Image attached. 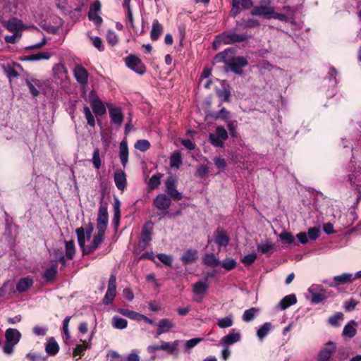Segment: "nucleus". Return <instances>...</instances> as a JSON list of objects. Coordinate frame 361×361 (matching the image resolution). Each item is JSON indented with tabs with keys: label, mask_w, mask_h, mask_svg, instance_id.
Returning <instances> with one entry per match:
<instances>
[{
	"label": "nucleus",
	"mask_w": 361,
	"mask_h": 361,
	"mask_svg": "<svg viewBox=\"0 0 361 361\" xmlns=\"http://www.w3.org/2000/svg\"><path fill=\"white\" fill-rule=\"evenodd\" d=\"M250 37V36L246 34H238L232 30L226 31L215 37L212 43V47L214 49L217 50L222 44H233L243 42L247 41Z\"/></svg>",
	"instance_id": "1"
},
{
	"label": "nucleus",
	"mask_w": 361,
	"mask_h": 361,
	"mask_svg": "<svg viewBox=\"0 0 361 361\" xmlns=\"http://www.w3.org/2000/svg\"><path fill=\"white\" fill-rule=\"evenodd\" d=\"M6 343L3 347V351L6 355H11L14 347L21 338L20 332L16 329L9 328L5 332Z\"/></svg>",
	"instance_id": "2"
},
{
	"label": "nucleus",
	"mask_w": 361,
	"mask_h": 361,
	"mask_svg": "<svg viewBox=\"0 0 361 361\" xmlns=\"http://www.w3.org/2000/svg\"><path fill=\"white\" fill-rule=\"evenodd\" d=\"M270 0H262L259 5L255 6L250 11L253 16H261L267 19H270L271 14L274 13V8L271 7Z\"/></svg>",
	"instance_id": "3"
},
{
	"label": "nucleus",
	"mask_w": 361,
	"mask_h": 361,
	"mask_svg": "<svg viewBox=\"0 0 361 361\" xmlns=\"http://www.w3.org/2000/svg\"><path fill=\"white\" fill-rule=\"evenodd\" d=\"M228 137L226 130L223 126H217L215 133L209 135V141L214 147H223Z\"/></svg>",
	"instance_id": "4"
},
{
	"label": "nucleus",
	"mask_w": 361,
	"mask_h": 361,
	"mask_svg": "<svg viewBox=\"0 0 361 361\" xmlns=\"http://www.w3.org/2000/svg\"><path fill=\"white\" fill-rule=\"evenodd\" d=\"M177 178L175 176H169L165 181L166 191L169 197L175 201L183 198L182 193L176 190Z\"/></svg>",
	"instance_id": "5"
},
{
	"label": "nucleus",
	"mask_w": 361,
	"mask_h": 361,
	"mask_svg": "<svg viewBox=\"0 0 361 361\" xmlns=\"http://www.w3.org/2000/svg\"><path fill=\"white\" fill-rule=\"evenodd\" d=\"M116 295V278L115 275H111L109 279L108 288L103 298V304L109 305L111 304Z\"/></svg>",
	"instance_id": "6"
},
{
	"label": "nucleus",
	"mask_w": 361,
	"mask_h": 361,
	"mask_svg": "<svg viewBox=\"0 0 361 361\" xmlns=\"http://www.w3.org/2000/svg\"><path fill=\"white\" fill-rule=\"evenodd\" d=\"M109 216L107 206L106 204H101L99 208L98 216L97 219V229L98 231L105 233L108 225Z\"/></svg>",
	"instance_id": "7"
},
{
	"label": "nucleus",
	"mask_w": 361,
	"mask_h": 361,
	"mask_svg": "<svg viewBox=\"0 0 361 361\" xmlns=\"http://www.w3.org/2000/svg\"><path fill=\"white\" fill-rule=\"evenodd\" d=\"M308 292L311 295V302L312 303H319L327 298L325 295V290L321 285L313 284L308 288Z\"/></svg>",
	"instance_id": "8"
},
{
	"label": "nucleus",
	"mask_w": 361,
	"mask_h": 361,
	"mask_svg": "<svg viewBox=\"0 0 361 361\" xmlns=\"http://www.w3.org/2000/svg\"><path fill=\"white\" fill-rule=\"evenodd\" d=\"M248 65V61L243 56H232L231 60L228 63V67L235 74L243 75L242 68Z\"/></svg>",
	"instance_id": "9"
},
{
	"label": "nucleus",
	"mask_w": 361,
	"mask_h": 361,
	"mask_svg": "<svg viewBox=\"0 0 361 361\" xmlns=\"http://www.w3.org/2000/svg\"><path fill=\"white\" fill-rule=\"evenodd\" d=\"M126 63L130 69L140 75H143L146 71L145 66L141 60L134 55L128 56L126 59Z\"/></svg>",
	"instance_id": "10"
},
{
	"label": "nucleus",
	"mask_w": 361,
	"mask_h": 361,
	"mask_svg": "<svg viewBox=\"0 0 361 361\" xmlns=\"http://www.w3.org/2000/svg\"><path fill=\"white\" fill-rule=\"evenodd\" d=\"M209 288V285L207 281H197L193 285V293L195 297L193 300L197 302H201L204 295L207 293Z\"/></svg>",
	"instance_id": "11"
},
{
	"label": "nucleus",
	"mask_w": 361,
	"mask_h": 361,
	"mask_svg": "<svg viewBox=\"0 0 361 361\" xmlns=\"http://www.w3.org/2000/svg\"><path fill=\"white\" fill-rule=\"evenodd\" d=\"M73 75L77 82L81 85L87 84L89 73L82 65H75L73 69Z\"/></svg>",
	"instance_id": "12"
},
{
	"label": "nucleus",
	"mask_w": 361,
	"mask_h": 361,
	"mask_svg": "<svg viewBox=\"0 0 361 361\" xmlns=\"http://www.w3.org/2000/svg\"><path fill=\"white\" fill-rule=\"evenodd\" d=\"M241 338V335L239 332H236L235 329H232L229 334L223 336L220 341L219 344L221 346L229 347V345H233L238 341H240Z\"/></svg>",
	"instance_id": "13"
},
{
	"label": "nucleus",
	"mask_w": 361,
	"mask_h": 361,
	"mask_svg": "<svg viewBox=\"0 0 361 361\" xmlns=\"http://www.w3.org/2000/svg\"><path fill=\"white\" fill-rule=\"evenodd\" d=\"M355 280V277L352 274L343 273L338 276H335L333 281L329 283L330 287H337L340 285L350 283Z\"/></svg>",
	"instance_id": "14"
},
{
	"label": "nucleus",
	"mask_w": 361,
	"mask_h": 361,
	"mask_svg": "<svg viewBox=\"0 0 361 361\" xmlns=\"http://www.w3.org/2000/svg\"><path fill=\"white\" fill-rule=\"evenodd\" d=\"M214 240L219 246L226 247L228 245L230 238L226 231L217 228L214 233Z\"/></svg>",
	"instance_id": "15"
},
{
	"label": "nucleus",
	"mask_w": 361,
	"mask_h": 361,
	"mask_svg": "<svg viewBox=\"0 0 361 361\" xmlns=\"http://www.w3.org/2000/svg\"><path fill=\"white\" fill-rule=\"evenodd\" d=\"M104 234V232L97 231V233L93 236L91 245H87V247L84 250V255L91 254L97 250L103 243Z\"/></svg>",
	"instance_id": "16"
},
{
	"label": "nucleus",
	"mask_w": 361,
	"mask_h": 361,
	"mask_svg": "<svg viewBox=\"0 0 361 361\" xmlns=\"http://www.w3.org/2000/svg\"><path fill=\"white\" fill-rule=\"evenodd\" d=\"M234 54L235 49L233 48H227L224 51L218 53L214 56V62L216 63L224 62L228 66V63Z\"/></svg>",
	"instance_id": "17"
},
{
	"label": "nucleus",
	"mask_w": 361,
	"mask_h": 361,
	"mask_svg": "<svg viewBox=\"0 0 361 361\" xmlns=\"http://www.w3.org/2000/svg\"><path fill=\"white\" fill-rule=\"evenodd\" d=\"M180 341L176 340L173 342H166L164 341H161V350L166 352L168 355L178 356V348Z\"/></svg>",
	"instance_id": "18"
},
{
	"label": "nucleus",
	"mask_w": 361,
	"mask_h": 361,
	"mask_svg": "<svg viewBox=\"0 0 361 361\" xmlns=\"http://www.w3.org/2000/svg\"><path fill=\"white\" fill-rule=\"evenodd\" d=\"M336 349L335 343L329 341L326 343L325 346L320 350L318 360L319 361H328Z\"/></svg>",
	"instance_id": "19"
},
{
	"label": "nucleus",
	"mask_w": 361,
	"mask_h": 361,
	"mask_svg": "<svg viewBox=\"0 0 361 361\" xmlns=\"http://www.w3.org/2000/svg\"><path fill=\"white\" fill-rule=\"evenodd\" d=\"M154 205L159 209L166 210L169 208L171 204L170 197L165 194H159L154 200Z\"/></svg>",
	"instance_id": "20"
},
{
	"label": "nucleus",
	"mask_w": 361,
	"mask_h": 361,
	"mask_svg": "<svg viewBox=\"0 0 361 361\" xmlns=\"http://www.w3.org/2000/svg\"><path fill=\"white\" fill-rule=\"evenodd\" d=\"M51 57V54L48 51H42L34 54L23 56L19 58L20 61H36L40 60H48Z\"/></svg>",
	"instance_id": "21"
},
{
	"label": "nucleus",
	"mask_w": 361,
	"mask_h": 361,
	"mask_svg": "<svg viewBox=\"0 0 361 361\" xmlns=\"http://www.w3.org/2000/svg\"><path fill=\"white\" fill-rule=\"evenodd\" d=\"M4 25L6 29L13 33H21L23 28V23L21 20L13 18L7 22L4 23Z\"/></svg>",
	"instance_id": "22"
},
{
	"label": "nucleus",
	"mask_w": 361,
	"mask_h": 361,
	"mask_svg": "<svg viewBox=\"0 0 361 361\" xmlns=\"http://www.w3.org/2000/svg\"><path fill=\"white\" fill-rule=\"evenodd\" d=\"M149 224L145 225L141 232L140 235V240L139 242V246L142 247V249H145L147 244L150 242L152 240L151 235L152 232L151 230L152 228V226L148 227Z\"/></svg>",
	"instance_id": "23"
},
{
	"label": "nucleus",
	"mask_w": 361,
	"mask_h": 361,
	"mask_svg": "<svg viewBox=\"0 0 361 361\" xmlns=\"http://www.w3.org/2000/svg\"><path fill=\"white\" fill-rule=\"evenodd\" d=\"M114 182L117 188L123 190L126 187V176L124 171L121 169L116 170L114 173Z\"/></svg>",
	"instance_id": "24"
},
{
	"label": "nucleus",
	"mask_w": 361,
	"mask_h": 361,
	"mask_svg": "<svg viewBox=\"0 0 361 361\" xmlns=\"http://www.w3.org/2000/svg\"><path fill=\"white\" fill-rule=\"evenodd\" d=\"M93 112L97 116H102L106 114V107L99 98H93L90 101Z\"/></svg>",
	"instance_id": "25"
},
{
	"label": "nucleus",
	"mask_w": 361,
	"mask_h": 361,
	"mask_svg": "<svg viewBox=\"0 0 361 361\" xmlns=\"http://www.w3.org/2000/svg\"><path fill=\"white\" fill-rule=\"evenodd\" d=\"M25 82L30 90V92L32 95V97H37L39 95V92L37 90V89L36 88V87H42V83H41L40 80H39L37 79L32 78L31 80L25 79Z\"/></svg>",
	"instance_id": "26"
},
{
	"label": "nucleus",
	"mask_w": 361,
	"mask_h": 361,
	"mask_svg": "<svg viewBox=\"0 0 361 361\" xmlns=\"http://www.w3.org/2000/svg\"><path fill=\"white\" fill-rule=\"evenodd\" d=\"M163 26L158 20L155 19L152 22V30L150 32V38L153 41L157 40L163 32Z\"/></svg>",
	"instance_id": "27"
},
{
	"label": "nucleus",
	"mask_w": 361,
	"mask_h": 361,
	"mask_svg": "<svg viewBox=\"0 0 361 361\" xmlns=\"http://www.w3.org/2000/svg\"><path fill=\"white\" fill-rule=\"evenodd\" d=\"M111 121L118 126H121L123 120V114L119 108L112 107L109 110Z\"/></svg>",
	"instance_id": "28"
},
{
	"label": "nucleus",
	"mask_w": 361,
	"mask_h": 361,
	"mask_svg": "<svg viewBox=\"0 0 361 361\" xmlns=\"http://www.w3.org/2000/svg\"><path fill=\"white\" fill-rule=\"evenodd\" d=\"M119 157L123 166L125 168L128 161V148L126 142L122 141L119 146Z\"/></svg>",
	"instance_id": "29"
},
{
	"label": "nucleus",
	"mask_w": 361,
	"mask_h": 361,
	"mask_svg": "<svg viewBox=\"0 0 361 361\" xmlns=\"http://www.w3.org/2000/svg\"><path fill=\"white\" fill-rule=\"evenodd\" d=\"M59 350V346L54 338H49L46 344L45 350L49 355H55Z\"/></svg>",
	"instance_id": "30"
},
{
	"label": "nucleus",
	"mask_w": 361,
	"mask_h": 361,
	"mask_svg": "<svg viewBox=\"0 0 361 361\" xmlns=\"http://www.w3.org/2000/svg\"><path fill=\"white\" fill-rule=\"evenodd\" d=\"M297 302L296 296L290 294L285 296L279 302V306L281 310H286L290 305L295 304Z\"/></svg>",
	"instance_id": "31"
},
{
	"label": "nucleus",
	"mask_w": 361,
	"mask_h": 361,
	"mask_svg": "<svg viewBox=\"0 0 361 361\" xmlns=\"http://www.w3.org/2000/svg\"><path fill=\"white\" fill-rule=\"evenodd\" d=\"M33 284V281L29 277L21 279L16 286L18 292L22 293L27 290Z\"/></svg>",
	"instance_id": "32"
},
{
	"label": "nucleus",
	"mask_w": 361,
	"mask_h": 361,
	"mask_svg": "<svg viewBox=\"0 0 361 361\" xmlns=\"http://www.w3.org/2000/svg\"><path fill=\"white\" fill-rule=\"evenodd\" d=\"M197 258V252L195 250H188L183 253L180 259L184 264H190L195 262Z\"/></svg>",
	"instance_id": "33"
},
{
	"label": "nucleus",
	"mask_w": 361,
	"mask_h": 361,
	"mask_svg": "<svg viewBox=\"0 0 361 361\" xmlns=\"http://www.w3.org/2000/svg\"><path fill=\"white\" fill-rule=\"evenodd\" d=\"M356 324L357 323L354 320L348 322L343 328V335L348 338L354 337L357 332L356 329L354 327Z\"/></svg>",
	"instance_id": "34"
},
{
	"label": "nucleus",
	"mask_w": 361,
	"mask_h": 361,
	"mask_svg": "<svg viewBox=\"0 0 361 361\" xmlns=\"http://www.w3.org/2000/svg\"><path fill=\"white\" fill-rule=\"evenodd\" d=\"M272 325L270 322H265L257 331V336L259 340H263L270 332Z\"/></svg>",
	"instance_id": "35"
},
{
	"label": "nucleus",
	"mask_w": 361,
	"mask_h": 361,
	"mask_svg": "<svg viewBox=\"0 0 361 361\" xmlns=\"http://www.w3.org/2000/svg\"><path fill=\"white\" fill-rule=\"evenodd\" d=\"M76 234L78 237V245L82 250V254L84 255V250H85V247H87V245H85V238H87L85 233V229L82 227L78 228L76 229Z\"/></svg>",
	"instance_id": "36"
},
{
	"label": "nucleus",
	"mask_w": 361,
	"mask_h": 361,
	"mask_svg": "<svg viewBox=\"0 0 361 361\" xmlns=\"http://www.w3.org/2000/svg\"><path fill=\"white\" fill-rule=\"evenodd\" d=\"M157 326L165 333L169 332L172 329L174 328V324L169 319H162L159 320Z\"/></svg>",
	"instance_id": "37"
},
{
	"label": "nucleus",
	"mask_w": 361,
	"mask_h": 361,
	"mask_svg": "<svg viewBox=\"0 0 361 361\" xmlns=\"http://www.w3.org/2000/svg\"><path fill=\"white\" fill-rule=\"evenodd\" d=\"M259 312V310L256 307H252L246 310L242 317V319L245 322H250L252 321L257 314Z\"/></svg>",
	"instance_id": "38"
},
{
	"label": "nucleus",
	"mask_w": 361,
	"mask_h": 361,
	"mask_svg": "<svg viewBox=\"0 0 361 361\" xmlns=\"http://www.w3.org/2000/svg\"><path fill=\"white\" fill-rule=\"evenodd\" d=\"M118 312L125 316V317H127L130 319H135V320H140L141 319V317H142V314H140L136 312H134V311H132V310H127V309H123V308H119L118 310Z\"/></svg>",
	"instance_id": "39"
},
{
	"label": "nucleus",
	"mask_w": 361,
	"mask_h": 361,
	"mask_svg": "<svg viewBox=\"0 0 361 361\" xmlns=\"http://www.w3.org/2000/svg\"><path fill=\"white\" fill-rule=\"evenodd\" d=\"M112 325L115 329H123L127 327L128 322L123 318L114 316L112 319Z\"/></svg>",
	"instance_id": "40"
},
{
	"label": "nucleus",
	"mask_w": 361,
	"mask_h": 361,
	"mask_svg": "<svg viewBox=\"0 0 361 361\" xmlns=\"http://www.w3.org/2000/svg\"><path fill=\"white\" fill-rule=\"evenodd\" d=\"M75 247L73 240L66 241V256L68 259H72L75 255Z\"/></svg>",
	"instance_id": "41"
},
{
	"label": "nucleus",
	"mask_w": 361,
	"mask_h": 361,
	"mask_svg": "<svg viewBox=\"0 0 361 361\" xmlns=\"http://www.w3.org/2000/svg\"><path fill=\"white\" fill-rule=\"evenodd\" d=\"M56 273H57V265L53 264L51 267L46 269V271L43 275V277L47 281H52L55 278Z\"/></svg>",
	"instance_id": "42"
},
{
	"label": "nucleus",
	"mask_w": 361,
	"mask_h": 361,
	"mask_svg": "<svg viewBox=\"0 0 361 361\" xmlns=\"http://www.w3.org/2000/svg\"><path fill=\"white\" fill-rule=\"evenodd\" d=\"M204 263L207 266L215 267L219 265V260L213 253H209L205 255Z\"/></svg>",
	"instance_id": "43"
},
{
	"label": "nucleus",
	"mask_w": 361,
	"mask_h": 361,
	"mask_svg": "<svg viewBox=\"0 0 361 361\" xmlns=\"http://www.w3.org/2000/svg\"><path fill=\"white\" fill-rule=\"evenodd\" d=\"M90 348V345L85 341H82V344H78L73 350V356H82L84 355V352Z\"/></svg>",
	"instance_id": "44"
},
{
	"label": "nucleus",
	"mask_w": 361,
	"mask_h": 361,
	"mask_svg": "<svg viewBox=\"0 0 361 361\" xmlns=\"http://www.w3.org/2000/svg\"><path fill=\"white\" fill-rule=\"evenodd\" d=\"M92 162L96 169H99L102 166L100 158V152L99 148H95L93 151Z\"/></svg>",
	"instance_id": "45"
},
{
	"label": "nucleus",
	"mask_w": 361,
	"mask_h": 361,
	"mask_svg": "<svg viewBox=\"0 0 361 361\" xmlns=\"http://www.w3.org/2000/svg\"><path fill=\"white\" fill-rule=\"evenodd\" d=\"M162 177V174L157 173L151 177L148 182V187L149 189L153 190L157 188L160 185V179Z\"/></svg>",
	"instance_id": "46"
},
{
	"label": "nucleus",
	"mask_w": 361,
	"mask_h": 361,
	"mask_svg": "<svg viewBox=\"0 0 361 361\" xmlns=\"http://www.w3.org/2000/svg\"><path fill=\"white\" fill-rule=\"evenodd\" d=\"M233 322L231 316L221 318L218 320L217 325L221 329H226L233 326Z\"/></svg>",
	"instance_id": "47"
},
{
	"label": "nucleus",
	"mask_w": 361,
	"mask_h": 361,
	"mask_svg": "<svg viewBox=\"0 0 361 361\" xmlns=\"http://www.w3.org/2000/svg\"><path fill=\"white\" fill-rule=\"evenodd\" d=\"M134 147L140 152H145L149 149L150 143L147 140H139L135 142Z\"/></svg>",
	"instance_id": "48"
},
{
	"label": "nucleus",
	"mask_w": 361,
	"mask_h": 361,
	"mask_svg": "<svg viewBox=\"0 0 361 361\" xmlns=\"http://www.w3.org/2000/svg\"><path fill=\"white\" fill-rule=\"evenodd\" d=\"M343 319V314L338 312L335 313L334 315L331 316L328 322L329 323L334 326H338L339 324L338 322Z\"/></svg>",
	"instance_id": "49"
},
{
	"label": "nucleus",
	"mask_w": 361,
	"mask_h": 361,
	"mask_svg": "<svg viewBox=\"0 0 361 361\" xmlns=\"http://www.w3.org/2000/svg\"><path fill=\"white\" fill-rule=\"evenodd\" d=\"M182 163L181 155L178 152L173 153L170 158V164L171 167L178 168Z\"/></svg>",
	"instance_id": "50"
},
{
	"label": "nucleus",
	"mask_w": 361,
	"mask_h": 361,
	"mask_svg": "<svg viewBox=\"0 0 361 361\" xmlns=\"http://www.w3.org/2000/svg\"><path fill=\"white\" fill-rule=\"evenodd\" d=\"M273 247L274 245L268 240L264 243L259 244L257 246V250L263 254L268 253L273 249Z\"/></svg>",
	"instance_id": "51"
},
{
	"label": "nucleus",
	"mask_w": 361,
	"mask_h": 361,
	"mask_svg": "<svg viewBox=\"0 0 361 361\" xmlns=\"http://www.w3.org/2000/svg\"><path fill=\"white\" fill-rule=\"evenodd\" d=\"M83 111L85 116V118L87 119V123L92 126L94 127L95 126V121L94 116L92 115L90 108L87 106H85L83 108Z\"/></svg>",
	"instance_id": "52"
},
{
	"label": "nucleus",
	"mask_w": 361,
	"mask_h": 361,
	"mask_svg": "<svg viewBox=\"0 0 361 361\" xmlns=\"http://www.w3.org/2000/svg\"><path fill=\"white\" fill-rule=\"evenodd\" d=\"M53 72L54 76L61 75V77H66L68 71L63 65L59 63L53 68Z\"/></svg>",
	"instance_id": "53"
},
{
	"label": "nucleus",
	"mask_w": 361,
	"mask_h": 361,
	"mask_svg": "<svg viewBox=\"0 0 361 361\" xmlns=\"http://www.w3.org/2000/svg\"><path fill=\"white\" fill-rule=\"evenodd\" d=\"M279 238L284 243L292 244L294 242V238L292 234L287 231H283L279 235Z\"/></svg>",
	"instance_id": "54"
},
{
	"label": "nucleus",
	"mask_w": 361,
	"mask_h": 361,
	"mask_svg": "<svg viewBox=\"0 0 361 361\" xmlns=\"http://www.w3.org/2000/svg\"><path fill=\"white\" fill-rule=\"evenodd\" d=\"M209 173V169L206 165H201L197 169L195 173V176L197 178H203Z\"/></svg>",
	"instance_id": "55"
},
{
	"label": "nucleus",
	"mask_w": 361,
	"mask_h": 361,
	"mask_svg": "<svg viewBox=\"0 0 361 361\" xmlns=\"http://www.w3.org/2000/svg\"><path fill=\"white\" fill-rule=\"evenodd\" d=\"M235 266L236 262L232 258H226L222 262V267L228 271L233 269Z\"/></svg>",
	"instance_id": "56"
},
{
	"label": "nucleus",
	"mask_w": 361,
	"mask_h": 361,
	"mask_svg": "<svg viewBox=\"0 0 361 361\" xmlns=\"http://www.w3.org/2000/svg\"><path fill=\"white\" fill-rule=\"evenodd\" d=\"M320 234V230L317 227H312L308 229L307 235L312 240L317 239Z\"/></svg>",
	"instance_id": "57"
},
{
	"label": "nucleus",
	"mask_w": 361,
	"mask_h": 361,
	"mask_svg": "<svg viewBox=\"0 0 361 361\" xmlns=\"http://www.w3.org/2000/svg\"><path fill=\"white\" fill-rule=\"evenodd\" d=\"M106 39L109 44L114 46L118 42V36L115 32L109 30L106 34Z\"/></svg>",
	"instance_id": "58"
},
{
	"label": "nucleus",
	"mask_w": 361,
	"mask_h": 361,
	"mask_svg": "<svg viewBox=\"0 0 361 361\" xmlns=\"http://www.w3.org/2000/svg\"><path fill=\"white\" fill-rule=\"evenodd\" d=\"M5 73L6 76L11 80L12 78H16L19 76L18 72L11 66H7L5 68Z\"/></svg>",
	"instance_id": "59"
},
{
	"label": "nucleus",
	"mask_w": 361,
	"mask_h": 361,
	"mask_svg": "<svg viewBox=\"0 0 361 361\" xmlns=\"http://www.w3.org/2000/svg\"><path fill=\"white\" fill-rule=\"evenodd\" d=\"M259 26H260V23L257 19L249 18L245 21L244 27H245V28H255V27H259Z\"/></svg>",
	"instance_id": "60"
},
{
	"label": "nucleus",
	"mask_w": 361,
	"mask_h": 361,
	"mask_svg": "<svg viewBox=\"0 0 361 361\" xmlns=\"http://www.w3.org/2000/svg\"><path fill=\"white\" fill-rule=\"evenodd\" d=\"M202 341V338H195L187 341L185 343V347L186 350H190L196 346L199 343Z\"/></svg>",
	"instance_id": "61"
},
{
	"label": "nucleus",
	"mask_w": 361,
	"mask_h": 361,
	"mask_svg": "<svg viewBox=\"0 0 361 361\" xmlns=\"http://www.w3.org/2000/svg\"><path fill=\"white\" fill-rule=\"evenodd\" d=\"M157 258L164 264L171 266L172 264V258L170 255L160 253L157 255Z\"/></svg>",
	"instance_id": "62"
},
{
	"label": "nucleus",
	"mask_w": 361,
	"mask_h": 361,
	"mask_svg": "<svg viewBox=\"0 0 361 361\" xmlns=\"http://www.w3.org/2000/svg\"><path fill=\"white\" fill-rule=\"evenodd\" d=\"M256 259L257 255L255 252H252L245 255L242 259V262H243L245 265H250L255 261Z\"/></svg>",
	"instance_id": "63"
},
{
	"label": "nucleus",
	"mask_w": 361,
	"mask_h": 361,
	"mask_svg": "<svg viewBox=\"0 0 361 361\" xmlns=\"http://www.w3.org/2000/svg\"><path fill=\"white\" fill-rule=\"evenodd\" d=\"M27 358L30 361H44L45 358L40 354L35 353H28L26 355Z\"/></svg>",
	"instance_id": "64"
}]
</instances>
